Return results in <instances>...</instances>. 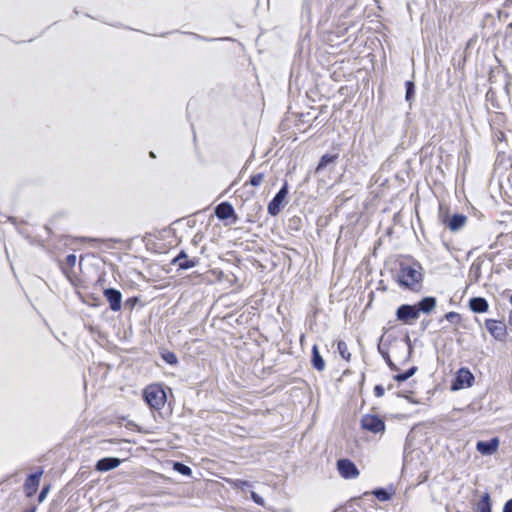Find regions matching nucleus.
<instances>
[{
	"instance_id": "29",
	"label": "nucleus",
	"mask_w": 512,
	"mask_h": 512,
	"mask_svg": "<svg viewBox=\"0 0 512 512\" xmlns=\"http://www.w3.org/2000/svg\"><path fill=\"white\" fill-rule=\"evenodd\" d=\"M172 469L175 472H177L183 476H187V477L192 476V473H193L191 467H189L188 465H186L185 463H183L181 461H173Z\"/></svg>"
},
{
	"instance_id": "51",
	"label": "nucleus",
	"mask_w": 512,
	"mask_h": 512,
	"mask_svg": "<svg viewBox=\"0 0 512 512\" xmlns=\"http://www.w3.org/2000/svg\"><path fill=\"white\" fill-rule=\"evenodd\" d=\"M98 282H99V283H103V282H105L104 277H100V278L98 279Z\"/></svg>"
},
{
	"instance_id": "46",
	"label": "nucleus",
	"mask_w": 512,
	"mask_h": 512,
	"mask_svg": "<svg viewBox=\"0 0 512 512\" xmlns=\"http://www.w3.org/2000/svg\"><path fill=\"white\" fill-rule=\"evenodd\" d=\"M364 382H365V373L362 372L361 373V377H360V381H359V385H360L361 388L363 387Z\"/></svg>"
},
{
	"instance_id": "5",
	"label": "nucleus",
	"mask_w": 512,
	"mask_h": 512,
	"mask_svg": "<svg viewBox=\"0 0 512 512\" xmlns=\"http://www.w3.org/2000/svg\"><path fill=\"white\" fill-rule=\"evenodd\" d=\"M475 383V376L468 367H460L450 382V390L453 392L470 388Z\"/></svg>"
},
{
	"instance_id": "17",
	"label": "nucleus",
	"mask_w": 512,
	"mask_h": 512,
	"mask_svg": "<svg viewBox=\"0 0 512 512\" xmlns=\"http://www.w3.org/2000/svg\"><path fill=\"white\" fill-rule=\"evenodd\" d=\"M121 462L122 460L118 457H103L96 462L95 469L99 472H108L120 466Z\"/></svg>"
},
{
	"instance_id": "1",
	"label": "nucleus",
	"mask_w": 512,
	"mask_h": 512,
	"mask_svg": "<svg viewBox=\"0 0 512 512\" xmlns=\"http://www.w3.org/2000/svg\"><path fill=\"white\" fill-rule=\"evenodd\" d=\"M167 391L172 392L171 388L164 383L156 382L147 385L142 390V398L157 419H167L172 414L171 403L168 402Z\"/></svg>"
},
{
	"instance_id": "15",
	"label": "nucleus",
	"mask_w": 512,
	"mask_h": 512,
	"mask_svg": "<svg viewBox=\"0 0 512 512\" xmlns=\"http://www.w3.org/2000/svg\"><path fill=\"white\" fill-rule=\"evenodd\" d=\"M500 445L498 437H492L488 440H479L476 443V450L483 456H491L495 454Z\"/></svg>"
},
{
	"instance_id": "30",
	"label": "nucleus",
	"mask_w": 512,
	"mask_h": 512,
	"mask_svg": "<svg viewBox=\"0 0 512 512\" xmlns=\"http://www.w3.org/2000/svg\"><path fill=\"white\" fill-rule=\"evenodd\" d=\"M443 320H446L454 325H460L462 321V316L460 313L456 311H449L444 314L443 317L439 319V323L443 322Z\"/></svg>"
},
{
	"instance_id": "48",
	"label": "nucleus",
	"mask_w": 512,
	"mask_h": 512,
	"mask_svg": "<svg viewBox=\"0 0 512 512\" xmlns=\"http://www.w3.org/2000/svg\"><path fill=\"white\" fill-rule=\"evenodd\" d=\"M7 220L11 223H13L14 225L17 224V219L16 217H13V216H7Z\"/></svg>"
},
{
	"instance_id": "40",
	"label": "nucleus",
	"mask_w": 512,
	"mask_h": 512,
	"mask_svg": "<svg viewBox=\"0 0 512 512\" xmlns=\"http://www.w3.org/2000/svg\"><path fill=\"white\" fill-rule=\"evenodd\" d=\"M188 34L192 35L197 40H202V41H212L213 40V39H210V38H207L205 36H202V35H199V34H196V33H192V32H189Z\"/></svg>"
},
{
	"instance_id": "35",
	"label": "nucleus",
	"mask_w": 512,
	"mask_h": 512,
	"mask_svg": "<svg viewBox=\"0 0 512 512\" xmlns=\"http://www.w3.org/2000/svg\"><path fill=\"white\" fill-rule=\"evenodd\" d=\"M250 498L255 504L259 506H264L265 504L264 498L253 490L250 491Z\"/></svg>"
},
{
	"instance_id": "38",
	"label": "nucleus",
	"mask_w": 512,
	"mask_h": 512,
	"mask_svg": "<svg viewBox=\"0 0 512 512\" xmlns=\"http://www.w3.org/2000/svg\"><path fill=\"white\" fill-rule=\"evenodd\" d=\"M373 393L375 397L380 398L385 394V388L382 384H376L373 388Z\"/></svg>"
},
{
	"instance_id": "21",
	"label": "nucleus",
	"mask_w": 512,
	"mask_h": 512,
	"mask_svg": "<svg viewBox=\"0 0 512 512\" xmlns=\"http://www.w3.org/2000/svg\"><path fill=\"white\" fill-rule=\"evenodd\" d=\"M383 337H384V335H382L379 338V341L377 344L378 352L382 356V358L384 359L385 363L387 364V366L389 367V369L391 371H395V372L399 371V367L392 361V359L390 357L388 345L382 343Z\"/></svg>"
},
{
	"instance_id": "49",
	"label": "nucleus",
	"mask_w": 512,
	"mask_h": 512,
	"mask_svg": "<svg viewBox=\"0 0 512 512\" xmlns=\"http://www.w3.org/2000/svg\"><path fill=\"white\" fill-rule=\"evenodd\" d=\"M508 323L512 326V309H511V311L509 312V316H508Z\"/></svg>"
},
{
	"instance_id": "37",
	"label": "nucleus",
	"mask_w": 512,
	"mask_h": 512,
	"mask_svg": "<svg viewBox=\"0 0 512 512\" xmlns=\"http://www.w3.org/2000/svg\"><path fill=\"white\" fill-rule=\"evenodd\" d=\"M396 396H397L398 398H404V399H406L408 402L413 403V404H418V403H419L416 399H414L413 397H411V396L409 395V392H405V391H398V392H396Z\"/></svg>"
},
{
	"instance_id": "23",
	"label": "nucleus",
	"mask_w": 512,
	"mask_h": 512,
	"mask_svg": "<svg viewBox=\"0 0 512 512\" xmlns=\"http://www.w3.org/2000/svg\"><path fill=\"white\" fill-rule=\"evenodd\" d=\"M493 503L491 499V495L489 492H484L474 506L475 512H493L492 511Z\"/></svg>"
},
{
	"instance_id": "14",
	"label": "nucleus",
	"mask_w": 512,
	"mask_h": 512,
	"mask_svg": "<svg viewBox=\"0 0 512 512\" xmlns=\"http://www.w3.org/2000/svg\"><path fill=\"white\" fill-rule=\"evenodd\" d=\"M325 2L326 0H303L301 8L302 18L310 22L313 14L322 10Z\"/></svg>"
},
{
	"instance_id": "27",
	"label": "nucleus",
	"mask_w": 512,
	"mask_h": 512,
	"mask_svg": "<svg viewBox=\"0 0 512 512\" xmlns=\"http://www.w3.org/2000/svg\"><path fill=\"white\" fill-rule=\"evenodd\" d=\"M160 357L166 364L170 366H175L179 362L177 355L173 351H170L168 349H161Z\"/></svg>"
},
{
	"instance_id": "22",
	"label": "nucleus",
	"mask_w": 512,
	"mask_h": 512,
	"mask_svg": "<svg viewBox=\"0 0 512 512\" xmlns=\"http://www.w3.org/2000/svg\"><path fill=\"white\" fill-rule=\"evenodd\" d=\"M310 363H311V366L319 372H321L325 369L326 362H325L324 358L322 357L317 344H314L312 346Z\"/></svg>"
},
{
	"instance_id": "50",
	"label": "nucleus",
	"mask_w": 512,
	"mask_h": 512,
	"mask_svg": "<svg viewBox=\"0 0 512 512\" xmlns=\"http://www.w3.org/2000/svg\"><path fill=\"white\" fill-rule=\"evenodd\" d=\"M497 246V243H493L489 246L490 249H494Z\"/></svg>"
},
{
	"instance_id": "34",
	"label": "nucleus",
	"mask_w": 512,
	"mask_h": 512,
	"mask_svg": "<svg viewBox=\"0 0 512 512\" xmlns=\"http://www.w3.org/2000/svg\"><path fill=\"white\" fill-rule=\"evenodd\" d=\"M403 341L405 342V344L407 345V358L405 361H408L414 351L413 349V345H412V341H411V338L409 336V334H406L403 338Z\"/></svg>"
},
{
	"instance_id": "47",
	"label": "nucleus",
	"mask_w": 512,
	"mask_h": 512,
	"mask_svg": "<svg viewBox=\"0 0 512 512\" xmlns=\"http://www.w3.org/2000/svg\"><path fill=\"white\" fill-rule=\"evenodd\" d=\"M254 210L257 211V212L262 211V205L257 203V202L254 203Z\"/></svg>"
},
{
	"instance_id": "9",
	"label": "nucleus",
	"mask_w": 512,
	"mask_h": 512,
	"mask_svg": "<svg viewBox=\"0 0 512 512\" xmlns=\"http://www.w3.org/2000/svg\"><path fill=\"white\" fill-rule=\"evenodd\" d=\"M336 468L339 475L346 480L355 479L359 475V469L349 458H339L336 462Z\"/></svg>"
},
{
	"instance_id": "63",
	"label": "nucleus",
	"mask_w": 512,
	"mask_h": 512,
	"mask_svg": "<svg viewBox=\"0 0 512 512\" xmlns=\"http://www.w3.org/2000/svg\"><path fill=\"white\" fill-rule=\"evenodd\" d=\"M456 512H461V511L457 510Z\"/></svg>"
},
{
	"instance_id": "54",
	"label": "nucleus",
	"mask_w": 512,
	"mask_h": 512,
	"mask_svg": "<svg viewBox=\"0 0 512 512\" xmlns=\"http://www.w3.org/2000/svg\"><path fill=\"white\" fill-rule=\"evenodd\" d=\"M136 273H137V275H138L139 277H144V275H143V273H142V272L137 271Z\"/></svg>"
},
{
	"instance_id": "39",
	"label": "nucleus",
	"mask_w": 512,
	"mask_h": 512,
	"mask_svg": "<svg viewBox=\"0 0 512 512\" xmlns=\"http://www.w3.org/2000/svg\"><path fill=\"white\" fill-rule=\"evenodd\" d=\"M502 512H512V498L508 499L502 508Z\"/></svg>"
},
{
	"instance_id": "24",
	"label": "nucleus",
	"mask_w": 512,
	"mask_h": 512,
	"mask_svg": "<svg viewBox=\"0 0 512 512\" xmlns=\"http://www.w3.org/2000/svg\"><path fill=\"white\" fill-rule=\"evenodd\" d=\"M416 96V84L413 80L405 81V101L409 103V107H412V104L415 101Z\"/></svg>"
},
{
	"instance_id": "57",
	"label": "nucleus",
	"mask_w": 512,
	"mask_h": 512,
	"mask_svg": "<svg viewBox=\"0 0 512 512\" xmlns=\"http://www.w3.org/2000/svg\"><path fill=\"white\" fill-rule=\"evenodd\" d=\"M349 372H350V371L347 369V370H345V371L343 372V375H344V376H346V375H348V373H349Z\"/></svg>"
},
{
	"instance_id": "53",
	"label": "nucleus",
	"mask_w": 512,
	"mask_h": 512,
	"mask_svg": "<svg viewBox=\"0 0 512 512\" xmlns=\"http://www.w3.org/2000/svg\"><path fill=\"white\" fill-rule=\"evenodd\" d=\"M404 417H405V416H404V415H402V414H398V415L396 416V418H398V419H402V418H404Z\"/></svg>"
},
{
	"instance_id": "44",
	"label": "nucleus",
	"mask_w": 512,
	"mask_h": 512,
	"mask_svg": "<svg viewBox=\"0 0 512 512\" xmlns=\"http://www.w3.org/2000/svg\"><path fill=\"white\" fill-rule=\"evenodd\" d=\"M81 240L82 241H89V242H92V243H98V242L101 241L100 239L90 238V237H82Z\"/></svg>"
},
{
	"instance_id": "43",
	"label": "nucleus",
	"mask_w": 512,
	"mask_h": 512,
	"mask_svg": "<svg viewBox=\"0 0 512 512\" xmlns=\"http://www.w3.org/2000/svg\"><path fill=\"white\" fill-rule=\"evenodd\" d=\"M471 271H474L476 277L480 275V264H472Z\"/></svg>"
},
{
	"instance_id": "52",
	"label": "nucleus",
	"mask_w": 512,
	"mask_h": 512,
	"mask_svg": "<svg viewBox=\"0 0 512 512\" xmlns=\"http://www.w3.org/2000/svg\"><path fill=\"white\" fill-rule=\"evenodd\" d=\"M23 512H35V508L27 509V510H25Z\"/></svg>"
},
{
	"instance_id": "2",
	"label": "nucleus",
	"mask_w": 512,
	"mask_h": 512,
	"mask_svg": "<svg viewBox=\"0 0 512 512\" xmlns=\"http://www.w3.org/2000/svg\"><path fill=\"white\" fill-rule=\"evenodd\" d=\"M423 267L411 256H404L398 262V271L394 280L400 288L409 291H418L423 282Z\"/></svg>"
},
{
	"instance_id": "16",
	"label": "nucleus",
	"mask_w": 512,
	"mask_h": 512,
	"mask_svg": "<svg viewBox=\"0 0 512 512\" xmlns=\"http://www.w3.org/2000/svg\"><path fill=\"white\" fill-rule=\"evenodd\" d=\"M414 305L416 306V309H417L419 315L421 313H423L425 315H429L437 307V298L434 296H425V297H422L416 303H414Z\"/></svg>"
},
{
	"instance_id": "55",
	"label": "nucleus",
	"mask_w": 512,
	"mask_h": 512,
	"mask_svg": "<svg viewBox=\"0 0 512 512\" xmlns=\"http://www.w3.org/2000/svg\"><path fill=\"white\" fill-rule=\"evenodd\" d=\"M150 157H152V158L156 157L153 151H150Z\"/></svg>"
},
{
	"instance_id": "3",
	"label": "nucleus",
	"mask_w": 512,
	"mask_h": 512,
	"mask_svg": "<svg viewBox=\"0 0 512 512\" xmlns=\"http://www.w3.org/2000/svg\"><path fill=\"white\" fill-rule=\"evenodd\" d=\"M360 428L373 435L382 436L386 431L385 418L376 413H366L359 421Z\"/></svg>"
},
{
	"instance_id": "61",
	"label": "nucleus",
	"mask_w": 512,
	"mask_h": 512,
	"mask_svg": "<svg viewBox=\"0 0 512 512\" xmlns=\"http://www.w3.org/2000/svg\"><path fill=\"white\" fill-rule=\"evenodd\" d=\"M18 231H19L20 234L24 235V231H22L20 229Z\"/></svg>"
},
{
	"instance_id": "4",
	"label": "nucleus",
	"mask_w": 512,
	"mask_h": 512,
	"mask_svg": "<svg viewBox=\"0 0 512 512\" xmlns=\"http://www.w3.org/2000/svg\"><path fill=\"white\" fill-rule=\"evenodd\" d=\"M440 222L451 232L460 231L467 222V216L463 213H450L449 209H444L442 205L439 207Z\"/></svg>"
},
{
	"instance_id": "56",
	"label": "nucleus",
	"mask_w": 512,
	"mask_h": 512,
	"mask_svg": "<svg viewBox=\"0 0 512 512\" xmlns=\"http://www.w3.org/2000/svg\"><path fill=\"white\" fill-rule=\"evenodd\" d=\"M393 387H394V386H393V384H389V385H388V387H387V389H388V390H391V389H393Z\"/></svg>"
},
{
	"instance_id": "20",
	"label": "nucleus",
	"mask_w": 512,
	"mask_h": 512,
	"mask_svg": "<svg viewBox=\"0 0 512 512\" xmlns=\"http://www.w3.org/2000/svg\"><path fill=\"white\" fill-rule=\"evenodd\" d=\"M396 490L392 484L387 487H376L373 489L372 494L380 502H386L393 498Z\"/></svg>"
},
{
	"instance_id": "25",
	"label": "nucleus",
	"mask_w": 512,
	"mask_h": 512,
	"mask_svg": "<svg viewBox=\"0 0 512 512\" xmlns=\"http://www.w3.org/2000/svg\"><path fill=\"white\" fill-rule=\"evenodd\" d=\"M76 261H77V257L75 254H68L66 257H65V260L64 262L61 263L60 267H61V270L63 272V274H65L66 276L69 275V272L74 268V266L76 265Z\"/></svg>"
},
{
	"instance_id": "33",
	"label": "nucleus",
	"mask_w": 512,
	"mask_h": 512,
	"mask_svg": "<svg viewBox=\"0 0 512 512\" xmlns=\"http://www.w3.org/2000/svg\"><path fill=\"white\" fill-rule=\"evenodd\" d=\"M140 301V296H131L125 300V307L129 310H133Z\"/></svg>"
},
{
	"instance_id": "10",
	"label": "nucleus",
	"mask_w": 512,
	"mask_h": 512,
	"mask_svg": "<svg viewBox=\"0 0 512 512\" xmlns=\"http://www.w3.org/2000/svg\"><path fill=\"white\" fill-rule=\"evenodd\" d=\"M43 474V467H39L37 470L27 475L23 485L26 497L30 498L36 494Z\"/></svg>"
},
{
	"instance_id": "62",
	"label": "nucleus",
	"mask_w": 512,
	"mask_h": 512,
	"mask_svg": "<svg viewBox=\"0 0 512 512\" xmlns=\"http://www.w3.org/2000/svg\"><path fill=\"white\" fill-rule=\"evenodd\" d=\"M167 34H168V33H163V34H161L160 36H161V37H164V36H166Z\"/></svg>"
},
{
	"instance_id": "42",
	"label": "nucleus",
	"mask_w": 512,
	"mask_h": 512,
	"mask_svg": "<svg viewBox=\"0 0 512 512\" xmlns=\"http://www.w3.org/2000/svg\"><path fill=\"white\" fill-rule=\"evenodd\" d=\"M430 323H431V320H427V319L422 320L420 323L421 330L425 331L429 327Z\"/></svg>"
},
{
	"instance_id": "31",
	"label": "nucleus",
	"mask_w": 512,
	"mask_h": 512,
	"mask_svg": "<svg viewBox=\"0 0 512 512\" xmlns=\"http://www.w3.org/2000/svg\"><path fill=\"white\" fill-rule=\"evenodd\" d=\"M337 352L342 359L350 361L351 353L348 351V346L344 340L337 341Z\"/></svg>"
},
{
	"instance_id": "41",
	"label": "nucleus",
	"mask_w": 512,
	"mask_h": 512,
	"mask_svg": "<svg viewBox=\"0 0 512 512\" xmlns=\"http://www.w3.org/2000/svg\"><path fill=\"white\" fill-rule=\"evenodd\" d=\"M202 238H203L202 235L196 234L191 241L192 245L196 247L199 244V242L202 240Z\"/></svg>"
},
{
	"instance_id": "28",
	"label": "nucleus",
	"mask_w": 512,
	"mask_h": 512,
	"mask_svg": "<svg viewBox=\"0 0 512 512\" xmlns=\"http://www.w3.org/2000/svg\"><path fill=\"white\" fill-rule=\"evenodd\" d=\"M229 485L238 490L246 491L249 488L253 487L252 482L245 479H227Z\"/></svg>"
},
{
	"instance_id": "60",
	"label": "nucleus",
	"mask_w": 512,
	"mask_h": 512,
	"mask_svg": "<svg viewBox=\"0 0 512 512\" xmlns=\"http://www.w3.org/2000/svg\"><path fill=\"white\" fill-rule=\"evenodd\" d=\"M248 222H256V220L248 219Z\"/></svg>"
},
{
	"instance_id": "26",
	"label": "nucleus",
	"mask_w": 512,
	"mask_h": 512,
	"mask_svg": "<svg viewBox=\"0 0 512 512\" xmlns=\"http://www.w3.org/2000/svg\"><path fill=\"white\" fill-rule=\"evenodd\" d=\"M417 370H418L417 366H411L408 369H406L400 373L394 374L393 380H395L398 383L405 382L406 380L411 378L417 372Z\"/></svg>"
},
{
	"instance_id": "13",
	"label": "nucleus",
	"mask_w": 512,
	"mask_h": 512,
	"mask_svg": "<svg viewBox=\"0 0 512 512\" xmlns=\"http://www.w3.org/2000/svg\"><path fill=\"white\" fill-rule=\"evenodd\" d=\"M103 296L109 304V308L113 312H119L123 306V295L120 290L107 287L103 288Z\"/></svg>"
},
{
	"instance_id": "11",
	"label": "nucleus",
	"mask_w": 512,
	"mask_h": 512,
	"mask_svg": "<svg viewBox=\"0 0 512 512\" xmlns=\"http://www.w3.org/2000/svg\"><path fill=\"white\" fill-rule=\"evenodd\" d=\"M214 214L220 221H230L231 224L238 221L235 209L229 201L219 203L214 209Z\"/></svg>"
},
{
	"instance_id": "6",
	"label": "nucleus",
	"mask_w": 512,
	"mask_h": 512,
	"mask_svg": "<svg viewBox=\"0 0 512 512\" xmlns=\"http://www.w3.org/2000/svg\"><path fill=\"white\" fill-rule=\"evenodd\" d=\"M288 194L289 184L287 181H284L278 192L268 203L267 212L270 216L275 217L282 211L285 204L287 203Z\"/></svg>"
},
{
	"instance_id": "12",
	"label": "nucleus",
	"mask_w": 512,
	"mask_h": 512,
	"mask_svg": "<svg viewBox=\"0 0 512 512\" xmlns=\"http://www.w3.org/2000/svg\"><path fill=\"white\" fill-rule=\"evenodd\" d=\"M199 261V257H190L184 249H181L171 260V265L177 266L178 270H188L196 267L199 264Z\"/></svg>"
},
{
	"instance_id": "32",
	"label": "nucleus",
	"mask_w": 512,
	"mask_h": 512,
	"mask_svg": "<svg viewBox=\"0 0 512 512\" xmlns=\"http://www.w3.org/2000/svg\"><path fill=\"white\" fill-rule=\"evenodd\" d=\"M264 173L262 172H259V173H255V174H252L250 177H249V181L248 183L251 185V186H254V187H257L259 186L263 180H264Z\"/></svg>"
},
{
	"instance_id": "8",
	"label": "nucleus",
	"mask_w": 512,
	"mask_h": 512,
	"mask_svg": "<svg viewBox=\"0 0 512 512\" xmlns=\"http://www.w3.org/2000/svg\"><path fill=\"white\" fill-rule=\"evenodd\" d=\"M484 325L486 330L496 341L506 342L508 332L506 324L503 320H496L491 318L486 319Z\"/></svg>"
},
{
	"instance_id": "58",
	"label": "nucleus",
	"mask_w": 512,
	"mask_h": 512,
	"mask_svg": "<svg viewBox=\"0 0 512 512\" xmlns=\"http://www.w3.org/2000/svg\"><path fill=\"white\" fill-rule=\"evenodd\" d=\"M381 288H382L383 291L387 290V288L384 285H381Z\"/></svg>"
},
{
	"instance_id": "59",
	"label": "nucleus",
	"mask_w": 512,
	"mask_h": 512,
	"mask_svg": "<svg viewBox=\"0 0 512 512\" xmlns=\"http://www.w3.org/2000/svg\"><path fill=\"white\" fill-rule=\"evenodd\" d=\"M381 288H382L383 291L387 290V288L384 285H381Z\"/></svg>"
},
{
	"instance_id": "19",
	"label": "nucleus",
	"mask_w": 512,
	"mask_h": 512,
	"mask_svg": "<svg viewBox=\"0 0 512 512\" xmlns=\"http://www.w3.org/2000/svg\"><path fill=\"white\" fill-rule=\"evenodd\" d=\"M339 158V154L338 153H325L323 154L315 169H314V173L315 174H320L325 168H327L329 165H333L336 163V161L338 160Z\"/></svg>"
},
{
	"instance_id": "7",
	"label": "nucleus",
	"mask_w": 512,
	"mask_h": 512,
	"mask_svg": "<svg viewBox=\"0 0 512 512\" xmlns=\"http://www.w3.org/2000/svg\"><path fill=\"white\" fill-rule=\"evenodd\" d=\"M395 317L397 321L406 325H411L419 319L420 315L414 304L405 303L397 307Z\"/></svg>"
},
{
	"instance_id": "18",
	"label": "nucleus",
	"mask_w": 512,
	"mask_h": 512,
	"mask_svg": "<svg viewBox=\"0 0 512 512\" xmlns=\"http://www.w3.org/2000/svg\"><path fill=\"white\" fill-rule=\"evenodd\" d=\"M468 307L473 313L481 314L488 311L489 303L484 297L474 296L469 299Z\"/></svg>"
},
{
	"instance_id": "45",
	"label": "nucleus",
	"mask_w": 512,
	"mask_h": 512,
	"mask_svg": "<svg viewBox=\"0 0 512 512\" xmlns=\"http://www.w3.org/2000/svg\"><path fill=\"white\" fill-rule=\"evenodd\" d=\"M511 31H512V22H511V23H509V24L506 26V31H505L506 36H510V35H511Z\"/></svg>"
},
{
	"instance_id": "36",
	"label": "nucleus",
	"mask_w": 512,
	"mask_h": 512,
	"mask_svg": "<svg viewBox=\"0 0 512 512\" xmlns=\"http://www.w3.org/2000/svg\"><path fill=\"white\" fill-rule=\"evenodd\" d=\"M50 487L51 485L50 484H44L38 494V501L39 502H42L45 500V498L47 497L49 491H50Z\"/></svg>"
}]
</instances>
